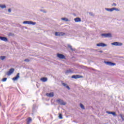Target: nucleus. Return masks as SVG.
<instances>
[{
	"label": "nucleus",
	"mask_w": 124,
	"mask_h": 124,
	"mask_svg": "<svg viewBox=\"0 0 124 124\" xmlns=\"http://www.w3.org/2000/svg\"><path fill=\"white\" fill-rule=\"evenodd\" d=\"M59 119H62V115L61 114H59Z\"/></svg>",
	"instance_id": "obj_31"
},
{
	"label": "nucleus",
	"mask_w": 124,
	"mask_h": 124,
	"mask_svg": "<svg viewBox=\"0 0 124 124\" xmlns=\"http://www.w3.org/2000/svg\"><path fill=\"white\" fill-rule=\"evenodd\" d=\"M32 120L31 117H29L28 121H27V124H31V122Z\"/></svg>",
	"instance_id": "obj_20"
},
{
	"label": "nucleus",
	"mask_w": 124,
	"mask_h": 124,
	"mask_svg": "<svg viewBox=\"0 0 124 124\" xmlns=\"http://www.w3.org/2000/svg\"><path fill=\"white\" fill-rule=\"evenodd\" d=\"M48 80V78H40V81H42V82H47Z\"/></svg>",
	"instance_id": "obj_15"
},
{
	"label": "nucleus",
	"mask_w": 124,
	"mask_h": 124,
	"mask_svg": "<svg viewBox=\"0 0 124 124\" xmlns=\"http://www.w3.org/2000/svg\"><path fill=\"white\" fill-rule=\"evenodd\" d=\"M24 62H30V60L29 59H26L24 60Z\"/></svg>",
	"instance_id": "obj_32"
},
{
	"label": "nucleus",
	"mask_w": 124,
	"mask_h": 124,
	"mask_svg": "<svg viewBox=\"0 0 124 124\" xmlns=\"http://www.w3.org/2000/svg\"><path fill=\"white\" fill-rule=\"evenodd\" d=\"M8 12H9V13H10V12H11V9H8Z\"/></svg>",
	"instance_id": "obj_34"
},
{
	"label": "nucleus",
	"mask_w": 124,
	"mask_h": 124,
	"mask_svg": "<svg viewBox=\"0 0 124 124\" xmlns=\"http://www.w3.org/2000/svg\"><path fill=\"white\" fill-rule=\"evenodd\" d=\"M61 20L62 21H65V22H68L69 21L67 18L66 17H63L61 18Z\"/></svg>",
	"instance_id": "obj_19"
},
{
	"label": "nucleus",
	"mask_w": 124,
	"mask_h": 124,
	"mask_svg": "<svg viewBox=\"0 0 124 124\" xmlns=\"http://www.w3.org/2000/svg\"><path fill=\"white\" fill-rule=\"evenodd\" d=\"M54 93L53 92L46 93V96H48V97H53V96H54Z\"/></svg>",
	"instance_id": "obj_12"
},
{
	"label": "nucleus",
	"mask_w": 124,
	"mask_h": 124,
	"mask_svg": "<svg viewBox=\"0 0 124 124\" xmlns=\"http://www.w3.org/2000/svg\"><path fill=\"white\" fill-rule=\"evenodd\" d=\"M101 53H102V51H100Z\"/></svg>",
	"instance_id": "obj_35"
},
{
	"label": "nucleus",
	"mask_w": 124,
	"mask_h": 124,
	"mask_svg": "<svg viewBox=\"0 0 124 124\" xmlns=\"http://www.w3.org/2000/svg\"><path fill=\"white\" fill-rule=\"evenodd\" d=\"M0 39L2 41H5V42H6V41H8L7 38L5 37H0Z\"/></svg>",
	"instance_id": "obj_16"
},
{
	"label": "nucleus",
	"mask_w": 124,
	"mask_h": 124,
	"mask_svg": "<svg viewBox=\"0 0 124 124\" xmlns=\"http://www.w3.org/2000/svg\"><path fill=\"white\" fill-rule=\"evenodd\" d=\"M56 102L59 103V104H60V105H65L66 104V103L63 101V100H62L61 99H58L56 100Z\"/></svg>",
	"instance_id": "obj_4"
},
{
	"label": "nucleus",
	"mask_w": 124,
	"mask_h": 124,
	"mask_svg": "<svg viewBox=\"0 0 124 124\" xmlns=\"http://www.w3.org/2000/svg\"><path fill=\"white\" fill-rule=\"evenodd\" d=\"M105 10L107 11H108L109 12H113L114 10H115V11H120V9L117 8H106Z\"/></svg>",
	"instance_id": "obj_1"
},
{
	"label": "nucleus",
	"mask_w": 124,
	"mask_h": 124,
	"mask_svg": "<svg viewBox=\"0 0 124 124\" xmlns=\"http://www.w3.org/2000/svg\"><path fill=\"white\" fill-rule=\"evenodd\" d=\"M15 70V69H14V68L10 69L9 71L7 73V75H8V76H10V75H11V74L14 72Z\"/></svg>",
	"instance_id": "obj_6"
},
{
	"label": "nucleus",
	"mask_w": 124,
	"mask_h": 124,
	"mask_svg": "<svg viewBox=\"0 0 124 124\" xmlns=\"http://www.w3.org/2000/svg\"><path fill=\"white\" fill-rule=\"evenodd\" d=\"M6 80H7V78H4L2 79V82H5L6 81Z\"/></svg>",
	"instance_id": "obj_27"
},
{
	"label": "nucleus",
	"mask_w": 124,
	"mask_h": 124,
	"mask_svg": "<svg viewBox=\"0 0 124 124\" xmlns=\"http://www.w3.org/2000/svg\"><path fill=\"white\" fill-rule=\"evenodd\" d=\"M120 117H121L122 121H124V116L122 114H120Z\"/></svg>",
	"instance_id": "obj_24"
},
{
	"label": "nucleus",
	"mask_w": 124,
	"mask_h": 124,
	"mask_svg": "<svg viewBox=\"0 0 124 124\" xmlns=\"http://www.w3.org/2000/svg\"><path fill=\"white\" fill-rule=\"evenodd\" d=\"M105 63H106V64H107V65H109L110 66H113L114 65H116V64L115 63H113L110 62H105Z\"/></svg>",
	"instance_id": "obj_9"
},
{
	"label": "nucleus",
	"mask_w": 124,
	"mask_h": 124,
	"mask_svg": "<svg viewBox=\"0 0 124 124\" xmlns=\"http://www.w3.org/2000/svg\"><path fill=\"white\" fill-rule=\"evenodd\" d=\"M80 107L81 108V109H85V107L84 105L82 104H80Z\"/></svg>",
	"instance_id": "obj_25"
},
{
	"label": "nucleus",
	"mask_w": 124,
	"mask_h": 124,
	"mask_svg": "<svg viewBox=\"0 0 124 124\" xmlns=\"http://www.w3.org/2000/svg\"><path fill=\"white\" fill-rule=\"evenodd\" d=\"M111 115H113V116H117V114H116V112L114 111L111 112Z\"/></svg>",
	"instance_id": "obj_26"
},
{
	"label": "nucleus",
	"mask_w": 124,
	"mask_h": 124,
	"mask_svg": "<svg viewBox=\"0 0 124 124\" xmlns=\"http://www.w3.org/2000/svg\"><path fill=\"white\" fill-rule=\"evenodd\" d=\"M20 78V73H17L16 76L12 78L13 81H17Z\"/></svg>",
	"instance_id": "obj_11"
},
{
	"label": "nucleus",
	"mask_w": 124,
	"mask_h": 124,
	"mask_svg": "<svg viewBox=\"0 0 124 124\" xmlns=\"http://www.w3.org/2000/svg\"><path fill=\"white\" fill-rule=\"evenodd\" d=\"M65 33L62 32H56L55 35L56 36H62V35H64Z\"/></svg>",
	"instance_id": "obj_7"
},
{
	"label": "nucleus",
	"mask_w": 124,
	"mask_h": 124,
	"mask_svg": "<svg viewBox=\"0 0 124 124\" xmlns=\"http://www.w3.org/2000/svg\"><path fill=\"white\" fill-rule=\"evenodd\" d=\"M101 36L103 38H106L107 37H112V34L110 33H102L101 34Z\"/></svg>",
	"instance_id": "obj_2"
},
{
	"label": "nucleus",
	"mask_w": 124,
	"mask_h": 124,
	"mask_svg": "<svg viewBox=\"0 0 124 124\" xmlns=\"http://www.w3.org/2000/svg\"><path fill=\"white\" fill-rule=\"evenodd\" d=\"M74 21L76 22V23L81 22V18H80V17H76L74 19Z\"/></svg>",
	"instance_id": "obj_17"
},
{
	"label": "nucleus",
	"mask_w": 124,
	"mask_h": 124,
	"mask_svg": "<svg viewBox=\"0 0 124 124\" xmlns=\"http://www.w3.org/2000/svg\"><path fill=\"white\" fill-rule=\"evenodd\" d=\"M62 85L65 87L68 90H70V88L69 87V86L68 85H67V84H66V83H62Z\"/></svg>",
	"instance_id": "obj_18"
},
{
	"label": "nucleus",
	"mask_w": 124,
	"mask_h": 124,
	"mask_svg": "<svg viewBox=\"0 0 124 124\" xmlns=\"http://www.w3.org/2000/svg\"><path fill=\"white\" fill-rule=\"evenodd\" d=\"M112 6H117V4L113 3L111 4Z\"/></svg>",
	"instance_id": "obj_33"
},
{
	"label": "nucleus",
	"mask_w": 124,
	"mask_h": 124,
	"mask_svg": "<svg viewBox=\"0 0 124 124\" xmlns=\"http://www.w3.org/2000/svg\"><path fill=\"white\" fill-rule=\"evenodd\" d=\"M72 78H73V79H78V78H82V76L79 75H73L72 76Z\"/></svg>",
	"instance_id": "obj_13"
},
{
	"label": "nucleus",
	"mask_w": 124,
	"mask_h": 124,
	"mask_svg": "<svg viewBox=\"0 0 124 124\" xmlns=\"http://www.w3.org/2000/svg\"><path fill=\"white\" fill-rule=\"evenodd\" d=\"M89 15H90L91 16H94V15L92 12H90Z\"/></svg>",
	"instance_id": "obj_28"
},
{
	"label": "nucleus",
	"mask_w": 124,
	"mask_h": 124,
	"mask_svg": "<svg viewBox=\"0 0 124 124\" xmlns=\"http://www.w3.org/2000/svg\"><path fill=\"white\" fill-rule=\"evenodd\" d=\"M40 11H41V12H43V13H46V11L42 9L40 10Z\"/></svg>",
	"instance_id": "obj_29"
},
{
	"label": "nucleus",
	"mask_w": 124,
	"mask_h": 124,
	"mask_svg": "<svg viewBox=\"0 0 124 124\" xmlns=\"http://www.w3.org/2000/svg\"><path fill=\"white\" fill-rule=\"evenodd\" d=\"M23 24H27V25H32L33 26H34V25L36 24V23L31 21H25L23 22Z\"/></svg>",
	"instance_id": "obj_3"
},
{
	"label": "nucleus",
	"mask_w": 124,
	"mask_h": 124,
	"mask_svg": "<svg viewBox=\"0 0 124 124\" xmlns=\"http://www.w3.org/2000/svg\"><path fill=\"white\" fill-rule=\"evenodd\" d=\"M6 58V57H5V56H1L0 57V60H1V61H4V60H5Z\"/></svg>",
	"instance_id": "obj_23"
},
{
	"label": "nucleus",
	"mask_w": 124,
	"mask_h": 124,
	"mask_svg": "<svg viewBox=\"0 0 124 124\" xmlns=\"http://www.w3.org/2000/svg\"><path fill=\"white\" fill-rule=\"evenodd\" d=\"M96 46H97L98 47H106L107 46V45L103 43H101L97 44Z\"/></svg>",
	"instance_id": "obj_10"
},
{
	"label": "nucleus",
	"mask_w": 124,
	"mask_h": 124,
	"mask_svg": "<svg viewBox=\"0 0 124 124\" xmlns=\"http://www.w3.org/2000/svg\"><path fill=\"white\" fill-rule=\"evenodd\" d=\"M67 46L68 48H70L71 51H75V49L72 48V46H70V45H68Z\"/></svg>",
	"instance_id": "obj_22"
},
{
	"label": "nucleus",
	"mask_w": 124,
	"mask_h": 124,
	"mask_svg": "<svg viewBox=\"0 0 124 124\" xmlns=\"http://www.w3.org/2000/svg\"><path fill=\"white\" fill-rule=\"evenodd\" d=\"M107 114H108V115L112 114V111H107Z\"/></svg>",
	"instance_id": "obj_30"
},
{
	"label": "nucleus",
	"mask_w": 124,
	"mask_h": 124,
	"mask_svg": "<svg viewBox=\"0 0 124 124\" xmlns=\"http://www.w3.org/2000/svg\"><path fill=\"white\" fill-rule=\"evenodd\" d=\"M57 57L61 59H65V56H64L63 54H62L60 53L57 54Z\"/></svg>",
	"instance_id": "obj_8"
},
{
	"label": "nucleus",
	"mask_w": 124,
	"mask_h": 124,
	"mask_svg": "<svg viewBox=\"0 0 124 124\" xmlns=\"http://www.w3.org/2000/svg\"><path fill=\"white\" fill-rule=\"evenodd\" d=\"M0 8L3 9V8H6V6L5 5L0 4Z\"/></svg>",
	"instance_id": "obj_21"
},
{
	"label": "nucleus",
	"mask_w": 124,
	"mask_h": 124,
	"mask_svg": "<svg viewBox=\"0 0 124 124\" xmlns=\"http://www.w3.org/2000/svg\"><path fill=\"white\" fill-rule=\"evenodd\" d=\"M111 45H113L114 46H122L123 43L118 42H115L113 43H111Z\"/></svg>",
	"instance_id": "obj_5"
},
{
	"label": "nucleus",
	"mask_w": 124,
	"mask_h": 124,
	"mask_svg": "<svg viewBox=\"0 0 124 124\" xmlns=\"http://www.w3.org/2000/svg\"><path fill=\"white\" fill-rule=\"evenodd\" d=\"M65 73L66 74V75H68V74L70 73H73V71H72L71 69L67 70Z\"/></svg>",
	"instance_id": "obj_14"
}]
</instances>
